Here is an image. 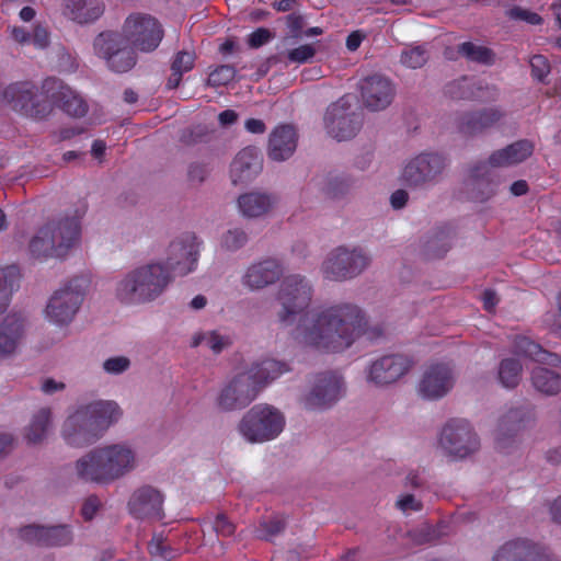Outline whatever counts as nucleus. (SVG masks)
Masks as SVG:
<instances>
[{"label": "nucleus", "instance_id": "16", "mask_svg": "<svg viewBox=\"0 0 561 561\" xmlns=\"http://www.w3.org/2000/svg\"><path fill=\"white\" fill-rule=\"evenodd\" d=\"M198 256L197 237L193 232H184L170 242L167 249L165 268L186 275L195 268Z\"/></svg>", "mask_w": 561, "mask_h": 561}, {"label": "nucleus", "instance_id": "55", "mask_svg": "<svg viewBox=\"0 0 561 561\" xmlns=\"http://www.w3.org/2000/svg\"><path fill=\"white\" fill-rule=\"evenodd\" d=\"M507 15L513 20L525 21L531 25H538L542 22V18L536 12H531L527 9H523L520 7H514L508 12Z\"/></svg>", "mask_w": 561, "mask_h": 561}, {"label": "nucleus", "instance_id": "51", "mask_svg": "<svg viewBox=\"0 0 561 561\" xmlns=\"http://www.w3.org/2000/svg\"><path fill=\"white\" fill-rule=\"evenodd\" d=\"M210 173L208 164L192 162L187 167V181L192 186H201Z\"/></svg>", "mask_w": 561, "mask_h": 561}, {"label": "nucleus", "instance_id": "42", "mask_svg": "<svg viewBox=\"0 0 561 561\" xmlns=\"http://www.w3.org/2000/svg\"><path fill=\"white\" fill-rule=\"evenodd\" d=\"M428 50L425 45L408 46L400 55V62L410 69L422 68L428 60Z\"/></svg>", "mask_w": 561, "mask_h": 561}, {"label": "nucleus", "instance_id": "13", "mask_svg": "<svg viewBox=\"0 0 561 561\" xmlns=\"http://www.w3.org/2000/svg\"><path fill=\"white\" fill-rule=\"evenodd\" d=\"M121 34L137 50L153 51L163 38L159 21L146 13H133L123 24Z\"/></svg>", "mask_w": 561, "mask_h": 561}, {"label": "nucleus", "instance_id": "12", "mask_svg": "<svg viewBox=\"0 0 561 561\" xmlns=\"http://www.w3.org/2000/svg\"><path fill=\"white\" fill-rule=\"evenodd\" d=\"M85 295L84 280L73 278L54 291L46 306L47 318L58 324L70 323L79 311Z\"/></svg>", "mask_w": 561, "mask_h": 561}, {"label": "nucleus", "instance_id": "17", "mask_svg": "<svg viewBox=\"0 0 561 561\" xmlns=\"http://www.w3.org/2000/svg\"><path fill=\"white\" fill-rule=\"evenodd\" d=\"M3 95L14 111L25 116L43 118L49 113V105L38 99L37 88L32 82L12 83L5 88Z\"/></svg>", "mask_w": 561, "mask_h": 561}, {"label": "nucleus", "instance_id": "10", "mask_svg": "<svg viewBox=\"0 0 561 561\" xmlns=\"http://www.w3.org/2000/svg\"><path fill=\"white\" fill-rule=\"evenodd\" d=\"M370 263L371 257L363 248L340 245L327 255L321 270L324 278L343 282L360 275Z\"/></svg>", "mask_w": 561, "mask_h": 561}, {"label": "nucleus", "instance_id": "18", "mask_svg": "<svg viewBox=\"0 0 561 561\" xmlns=\"http://www.w3.org/2000/svg\"><path fill=\"white\" fill-rule=\"evenodd\" d=\"M19 537L25 542L39 547H66L73 541V531L67 524L37 525L31 524L19 529Z\"/></svg>", "mask_w": 561, "mask_h": 561}, {"label": "nucleus", "instance_id": "62", "mask_svg": "<svg viewBox=\"0 0 561 561\" xmlns=\"http://www.w3.org/2000/svg\"><path fill=\"white\" fill-rule=\"evenodd\" d=\"M100 507V500L95 495L89 496L81 508V514L85 520H91Z\"/></svg>", "mask_w": 561, "mask_h": 561}, {"label": "nucleus", "instance_id": "43", "mask_svg": "<svg viewBox=\"0 0 561 561\" xmlns=\"http://www.w3.org/2000/svg\"><path fill=\"white\" fill-rule=\"evenodd\" d=\"M214 129L204 124L194 125L181 130L180 141L185 146H195L210 141Z\"/></svg>", "mask_w": 561, "mask_h": 561}, {"label": "nucleus", "instance_id": "6", "mask_svg": "<svg viewBox=\"0 0 561 561\" xmlns=\"http://www.w3.org/2000/svg\"><path fill=\"white\" fill-rule=\"evenodd\" d=\"M286 424L284 413L274 405L259 403L250 408L238 423L239 434L250 444L277 438Z\"/></svg>", "mask_w": 561, "mask_h": 561}, {"label": "nucleus", "instance_id": "4", "mask_svg": "<svg viewBox=\"0 0 561 561\" xmlns=\"http://www.w3.org/2000/svg\"><path fill=\"white\" fill-rule=\"evenodd\" d=\"M121 416L122 410L114 401L83 404L65 420L61 436L69 446L85 447L98 442Z\"/></svg>", "mask_w": 561, "mask_h": 561}, {"label": "nucleus", "instance_id": "27", "mask_svg": "<svg viewBox=\"0 0 561 561\" xmlns=\"http://www.w3.org/2000/svg\"><path fill=\"white\" fill-rule=\"evenodd\" d=\"M411 367V362L402 355L383 356L374 362L369 369V380L376 385H389L402 377Z\"/></svg>", "mask_w": 561, "mask_h": 561}, {"label": "nucleus", "instance_id": "34", "mask_svg": "<svg viewBox=\"0 0 561 561\" xmlns=\"http://www.w3.org/2000/svg\"><path fill=\"white\" fill-rule=\"evenodd\" d=\"M44 228H49L54 231V243H62L65 247V256L68 251L76 243L79 236V224L75 218H61L58 220H51L44 225Z\"/></svg>", "mask_w": 561, "mask_h": 561}, {"label": "nucleus", "instance_id": "58", "mask_svg": "<svg viewBox=\"0 0 561 561\" xmlns=\"http://www.w3.org/2000/svg\"><path fill=\"white\" fill-rule=\"evenodd\" d=\"M474 190L477 193H473L472 197L478 202L488 201L495 194V185L484 180H477Z\"/></svg>", "mask_w": 561, "mask_h": 561}, {"label": "nucleus", "instance_id": "59", "mask_svg": "<svg viewBox=\"0 0 561 561\" xmlns=\"http://www.w3.org/2000/svg\"><path fill=\"white\" fill-rule=\"evenodd\" d=\"M274 37L273 33L265 27H260L249 35L248 45L251 48H259Z\"/></svg>", "mask_w": 561, "mask_h": 561}, {"label": "nucleus", "instance_id": "3", "mask_svg": "<svg viewBox=\"0 0 561 561\" xmlns=\"http://www.w3.org/2000/svg\"><path fill=\"white\" fill-rule=\"evenodd\" d=\"M138 466L136 451L125 443L95 447L75 462L79 480L102 485L111 484Z\"/></svg>", "mask_w": 561, "mask_h": 561}, {"label": "nucleus", "instance_id": "28", "mask_svg": "<svg viewBox=\"0 0 561 561\" xmlns=\"http://www.w3.org/2000/svg\"><path fill=\"white\" fill-rule=\"evenodd\" d=\"M263 168V158L256 147H245L238 152L230 167V178L233 184L247 183L253 180Z\"/></svg>", "mask_w": 561, "mask_h": 561}, {"label": "nucleus", "instance_id": "50", "mask_svg": "<svg viewBox=\"0 0 561 561\" xmlns=\"http://www.w3.org/2000/svg\"><path fill=\"white\" fill-rule=\"evenodd\" d=\"M236 69L231 65H222L210 72L207 83L211 87L227 85L234 79Z\"/></svg>", "mask_w": 561, "mask_h": 561}, {"label": "nucleus", "instance_id": "48", "mask_svg": "<svg viewBox=\"0 0 561 561\" xmlns=\"http://www.w3.org/2000/svg\"><path fill=\"white\" fill-rule=\"evenodd\" d=\"M351 187V179L345 176H332L328 179L324 192L331 198H340L346 195Z\"/></svg>", "mask_w": 561, "mask_h": 561}, {"label": "nucleus", "instance_id": "31", "mask_svg": "<svg viewBox=\"0 0 561 561\" xmlns=\"http://www.w3.org/2000/svg\"><path fill=\"white\" fill-rule=\"evenodd\" d=\"M276 197L266 192L252 191L238 197L240 213L247 218H260L267 215L274 207Z\"/></svg>", "mask_w": 561, "mask_h": 561}, {"label": "nucleus", "instance_id": "23", "mask_svg": "<svg viewBox=\"0 0 561 561\" xmlns=\"http://www.w3.org/2000/svg\"><path fill=\"white\" fill-rule=\"evenodd\" d=\"M535 419L534 408L522 403L510 408L499 420L496 442L504 447V440L524 431Z\"/></svg>", "mask_w": 561, "mask_h": 561}, {"label": "nucleus", "instance_id": "35", "mask_svg": "<svg viewBox=\"0 0 561 561\" xmlns=\"http://www.w3.org/2000/svg\"><path fill=\"white\" fill-rule=\"evenodd\" d=\"M455 231L450 226L437 228L424 242L423 251L428 259H440L451 248Z\"/></svg>", "mask_w": 561, "mask_h": 561}, {"label": "nucleus", "instance_id": "2", "mask_svg": "<svg viewBox=\"0 0 561 561\" xmlns=\"http://www.w3.org/2000/svg\"><path fill=\"white\" fill-rule=\"evenodd\" d=\"M289 368L286 363L272 358L252 364L234 374L219 390L215 404L221 412L240 411L249 407L273 380Z\"/></svg>", "mask_w": 561, "mask_h": 561}, {"label": "nucleus", "instance_id": "24", "mask_svg": "<svg viewBox=\"0 0 561 561\" xmlns=\"http://www.w3.org/2000/svg\"><path fill=\"white\" fill-rule=\"evenodd\" d=\"M44 89L51 101L68 115L82 117L88 111L85 102L62 81L49 78L44 82Z\"/></svg>", "mask_w": 561, "mask_h": 561}, {"label": "nucleus", "instance_id": "52", "mask_svg": "<svg viewBox=\"0 0 561 561\" xmlns=\"http://www.w3.org/2000/svg\"><path fill=\"white\" fill-rule=\"evenodd\" d=\"M213 530L217 536L230 537L236 531V525L228 518L225 513H218L213 520L207 517Z\"/></svg>", "mask_w": 561, "mask_h": 561}, {"label": "nucleus", "instance_id": "22", "mask_svg": "<svg viewBox=\"0 0 561 561\" xmlns=\"http://www.w3.org/2000/svg\"><path fill=\"white\" fill-rule=\"evenodd\" d=\"M27 319L22 312H11L0 322V359L14 356L26 333Z\"/></svg>", "mask_w": 561, "mask_h": 561}, {"label": "nucleus", "instance_id": "32", "mask_svg": "<svg viewBox=\"0 0 561 561\" xmlns=\"http://www.w3.org/2000/svg\"><path fill=\"white\" fill-rule=\"evenodd\" d=\"M28 252L34 259L38 260L65 257V247L62 243H58V245L54 243V231L44 228V226L30 240Z\"/></svg>", "mask_w": 561, "mask_h": 561}, {"label": "nucleus", "instance_id": "39", "mask_svg": "<svg viewBox=\"0 0 561 561\" xmlns=\"http://www.w3.org/2000/svg\"><path fill=\"white\" fill-rule=\"evenodd\" d=\"M457 51L468 61L485 66H492L495 62V53L489 47L465 42L458 45Z\"/></svg>", "mask_w": 561, "mask_h": 561}, {"label": "nucleus", "instance_id": "41", "mask_svg": "<svg viewBox=\"0 0 561 561\" xmlns=\"http://www.w3.org/2000/svg\"><path fill=\"white\" fill-rule=\"evenodd\" d=\"M522 364L515 358H505L500 363L499 379L500 382L508 389L517 387L520 381Z\"/></svg>", "mask_w": 561, "mask_h": 561}, {"label": "nucleus", "instance_id": "40", "mask_svg": "<svg viewBox=\"0 0 561 561\" xmlns=\"http://www.w3.org/2000/svg\"><path fill=\"white\" fill-rule=\"evenodd\" d=\"M194 60L195 55L191 51L181 50L176 54L171 64V75L167 82L169 89H175L180 85L183 73L193 68Z\"/></svg>", "mask_w": 561, "mask_h": 561}, {"label": "nucleus", "instance_id": "60", "mask_svg": "<svg viewBox=\"0 0 561 561\" xmlns=\"http://www.w3.org/2000/svg\"><path fill=\"white\" fill-rule=\"evenodd\" d=\"M316 54V49L311 45H301L288 51V59L294 62H306L312 58Z\"/></svg>", "mask_w": 561, "mask_h": 561}, {"label": "nucleus", "instance_id": "25", "mask_svg": "<svg viewBox=\"0 0 561 561\" xmlns=\"http://www.w3.org/2000/svg\"><path fill=\"white\" fill-rule=\"evenodd\" d=\"M282 275L283 266L280 262L267 257L248 266L242 276V284L251 290H259L276 283Z\"/></svg>", "mask_w": 561, "mask_h": 561}, {"label": "nucleus", "instance_id": "57", "mask_svg": "<svg viewBox=\"0 0 561 561\" xmlns=\"http://www.w3.org/2000/svg\"><path fill=\"white\" fill-rule=\"evenodd\" d=\"M130 360L125 356H116L106 359L103 363V368L108 374H122L128 369Z\"/></svg>", "mask_w": 561, "mask_h": 561}, {"label": "nucleus", "instance_id": "47", "mask_svg": "<svg viewBox=\"0 0 561 561\" xmlns=\"http://www.w3.org/2000/svg\"><path fill=\"white\" fill-rule=\"evenodd\" d=\"M286 528V522L278 517L264 519L260 522L255 530L256 537L262 540H271L273 537L282 534Z\"/></svg>", "mask_w": 561, "mask_h": 561}, {"label": "nucleus", "instance_id": "21", "mask_svg": "<svg viewBox=\"0 0 561 561\" xmlns=\"http://www.w3.org/2000/svg\"><path fill=\"white\" fill-rule=\"evenodd\" d=\"M128 511L138 519H162L163 495L151 485H142L131 494Z\"/></svg>", "mask_w": 561, "mask_h": 561}, {"label": "nucleus", "instance_id": "36", "mask_svg": "<svg viewBox=\"0 0 561 561\" xmlns=\"http://www.w3.org/2000/svg\"><path fill=\"white\" fill-rule=\"evenodd\" d=\"M51 423V411L49 408H41L32 417L24 430V438L30 445L41 444L47 435Z\"/></svg>", "mask_w": 561, "mask_h": 561}, {"label": "nucleus", "instance_id": "29", "mask_svg": "<svg viewBox=\"0 0 561 561\" xmlns=\"http://www.w3.org/2000/svg\"><path fill=\"white\" fill-rule=\"evenodd\" d=\"M297 147V134L293 126L276 127L268 139V157L274 161H284L291 157Z\"/></svg>", "mask_w": 561, "mask_h": 561}, {"label": "nucleus", "instance_id": "44", "mask_svg": "<svg viewBox=\"0 0 561 561\" xmlns=\"http://www.w3.org/2000/svg\"><path fill=\"white\" fill-rule=\"evenodd\" d=\"M249 241V234L241 228L227 230L220 239V248L227 252L242 249Z\"/></svg>", "mask_w": 561, "mask_h": 561}, {"label": "nucleus", "instance_id": "64", "mask_svg": "<svg viewBox=\"0 0 561 561\" xmlns=\"http://www.w3.org/2000/svg\"><path fill=\"white\" fill-rule=\"evenodd\" d=\"M545 324L549 331L561 337V313H549L545 318Z\"/></svg>", "mask_w": 561, "mask_h": 561}, {"label": "nucleus", "instance_id": "1", "mask_svg": "<svg viewBox=\"0 0 561 561\" xmlns=\"http://www.w3.org/2000/svg\"><path fill=\"white\" fill-rule=\"evenodd\" d=\"M366 320L353 304L341 302L306 313L297 325V337L305 344L327 352L350 347L363 333Z\"/></svg>", "mask_w": 561, "mask_h": 561}, {"label": "nucleus", "instance_id": "26", "mask_svg": "<svg viewBox=\"0 0 561 561\" xmlns=\"http://www.w3.org/2000/svg\"><path fill=\"white\" fill-rule=\"evenodd\" d=\"M504 117L505 112L502 108L484 107L459 115L457 126L465 135H477L496 126Z\"/></svg>", "mask_w": 561, "mask_h": 561}, {"label": "nucleus", "instance_id": "15", "mask_svg": "<svg viewBox=\"0 0 561 561\" xmlns=\"http://www.w3.org/2000/svg\"><path fill=\"white\" fill-rule=\"evenodd\" d=\"M328 133L337 140L353 138L360 129L363 114L352 106L348 98L343 96L327 110L324 116Z\"/></svg>", "mask_w": 561, "mask_h": 561}, {"label": "nucleus", "instance_id": "33", "mask_svg": "<svg viewBox=\"0 0 561 561\" xmlns=\"http://www.w3.org/2000/svg\"><path fill=\"white\" fill-rule=\"evenodd\" d=\"M103 12L101 0H72L64 7V14L80 24L95 21Z\"/></svg>", "mask_w": 561, "mask_h": 561}, {"label": "nucleus", "instance_id": "11", "mask_svg": "<svg viewBox=\"0 0 561 561\" xmlns=\"http://www.w3.org/2000/svg\"><path fill=\"white\" fill-rule=\"evenodd\" d=\"M448 165L446 157L435 152H423L404 164L400 181L412 190H424L436 185Z\"/></svg>", "mask_w": 561, "mask_h": 561}, {"label": "nucleus", "instance_id": "8", "mask_svg": "<svg viewBox=\"0 0 561 561\" xmlns=\"http://www.w3.org/2000/svg\"><path fill=\"white\" fill-rule=\"evenodd\" d=\"M438 447L450 460H463L480 449V438L468 421L451 419L439 433Z\"/></svg>", "mask_w": 561, "mask_h": 561}, {"label": "nucleus", "instance_id": "46", "mask_svg": "<svg viewBox=\"0 0 561 561\" xmlns=\"http://www.w3.org/2000/svg\"><path fill=\"white\" fill-rule=\"evenodd\" d=\"M201 344H205L214 354H219L225 348L229 347L231 342L228 336L220 335L213 331L195 337L193 346Z\"/></svg>", "mask_w": 561, "mask_h": 561}, {"label": "nucleus", "instance_id": "63", "mask_svg": "<svg viewBox=\"0 0 561 561\" xmlns=\"http://www.w3.org/2000/svg\"><path fill=\"white\" fill-rule=\"evenodd\" d=\"M8 32L10 33V37L20 45L31 43V33L22 26H8Z\"/></svg>", "mask_w": 561, "mask_h": 561}, {"label": "nucleus", "instance_id": "5", "mask_svg": "<svg viewBox=\"0 0 561 561\" xmlns=\"http://www.w3.org/2000/svg\"><path fill=\"white\" fill-rule=\"evenodd\" d=\"M172 282V275L161 263H149L129 271L117 283L116 298L126 305L156 300Z\"/></svg>", "mask_w": 561, "mask_h": 561}, {"label": "nucleus", "instance_id": "54", "mask_svg": "<svg viewBox=\"0 0 561 561\" xmlns=\"http://www.w3.org/2000/svg\"><path fill=\"white\" fill-rule=\"evenodd\" d=\"M531 75L538 81H543L550 72V66L546 57L535 55L530 58Z\"/></svg>", "mask_w": 561, "mask_h": 561}, {"label": "nucleus", "instance_id": "37", "mask_svg": "<svg viewBox=\"0 0 561 561\" xmlns=\"http://www.w3.org/2000/svg\"><path fill=\"white\" fill-rule=\"evenodd\" d=\"M531 385L542 394L556 396L561 391V375L543 367H536L531 371Z\"/></svg>", "mask_w": 561, "mask_h": 561}, {"label": "nucleus", "instance_id": "61", "mask_svg": "<svg viewBox=\"0 0 561 561\" xmlns=\"http://www.w3.org/2000/svg\"><path fill=\"white\" fill-rule=\"evenodd\" d=\"M286 23L289 28V36L295 39L300 38L305 25L304 16L298 13H290L286 16Z\"/></svg>", "mask_w": 561, "mask_h": 561}, {"label": "nucleus", "instance_id": "20", "mask_svg": "<svg viewBox=\"0 0 561 561\" xmlns=\"http://www.w3.org/2000/svg\"><path fill=\"white\" fill-rule=\"evenodd\" d=\"M455 385L453 369L446 364H434L425 369L419 383V393L428 400L445 397Z\"/></svg>", "mask_w": 561, "mask_h": 561}, {"label": "nucleus", "instance_id": "56", "mask_svg": "<svg viewBox=\"0 0 561 561\" xmlns=\"http://www.w3.org/2000/svg\"><path fill=\"white\" fill-rule=\"evenodd\" d=\"M31 43L39 49H45L50 44V34L48 28L38 23L34 26L33 33L31 34Z\"/></svg>", "mask_w": 561, "mask_h": 561}, {"label": "nucleus", "instance_id": "38", "mask_svg": "<svg viewBox=\"0 0 561 561\" xmlns=\"http://www.w3.org/2000/svg\"><path fill=\"white\" fill-rule=\"evenodd\" d=\"M20 271L15 265L0 270V314L3 313L10 302V297L19 287Z\"/></svg>", "mask_w": 561, "mask_h": 561}, {"label": "nucleus", "instance_id": "7", "mask_svg": "<svg viewBox=\"0 0 561 561\" xmlns=\"http://www.w3.org/2000/svg\"><path fill=\"white\" fill-rule=\"evenodd\" d=\"M312 285L302 275L291 274L282 280L276 300L280 306L277 319L285 327L293 325L297 317L310 305L312 299Z\"/></svg>", "mask_w": 561, "mask_h": 561}, {"label": "nucleus", "instance_id": "30", "mask_svg": "<svg viewBox=\"0 0 561 561\" xmlns=\"http://www.w3.org/2000/svg\"><path fill=\"white\" fill-rule=\"evenodd\" d=\"M533 152L534 144L528 139H522L492 152L488 163L493 168L512 167L528 159Z\"/></svg>", "mask_w": 561, "mask_h": 561}, {"label": "nucleus", "instance_id": "53", "mask_svg": "<svg viewBox=\"0 0 561 561\" xmlns=\"http://www.w3.org/2000/svg\"><path fill=\"white\" fill-rule=\"evenodd\" d=\"M149 553L163 560H172L175 557L174 550L164 543L161 537H153L148 543Z\"/></svg>", "mask_w": 561, "mask_h": 561}, {"label": "nucleus", "instance_id": "14", "mask_svg": "<svg viewBox=\"0 0 561 561\" xmlns=\"http://www.w3.org/2000/svg\"><path fill=\"white\" fill-rule=\"evenodd\" d=\"M344 392L342 376L333 371H322L310 379L309 389L302 396L301 402L308 410H325L334 405Z\"/></svg>", "mask_w": 561, "mask_h": 561}, {"label": "nucleus", "instance_id": "9", "mask_svg": "<svg viewBox=\"0 0 561 561\" xmlns=\"http://www.w3.org/2000/svg\"><path fill=\"white\" fill-rule=\"evenodd\" d=\"M95 55L115 73H126L137 64L136 49L117 31L101 32L93 41Z\"/></svg>", "mask_w": 561, "mask_h": 561}, {"label": "nucleus", "instance_id": "49", "mask_svg": "<svg viewBox=\"0 0 561 561\" xmlns=\"http://www.w3.org/2000/svg\"><path fill=\"white\" fill-rule=\"evenodd\" d=\"M541 346L526 336H516L513 342V352L517 355L536 359L541 353Z\"/></svg>", "mask_w": 561, "mask_h": 561}, {"label": "nucleus", "instance_id": "45", "mask_svg": "<svg viewBox=\"0 0 561 561\" xmlns=\"http://www.w3.org/2000/svg\"><path fill=\"white\" fill-rule=\"evenodd\" d=\"M444 93L451 100L471 99L473 96L472 83L467 77H461L447 83Z\"/></svg>", "mask_w": 561, "mask_h": 561}, {"label": "nucleus", "instance_id": "19", "mask_svg": "<svg viewBox=\"0 0 561 561\" xmlns=\"http://www.w3.org/2000/svg\"><path fill=\"white\" fill-rule=\"evenodd\" d=\"M359 90L364 105L373 112L386 110L396 95V85L388 77L379 73L362 79Z\"/></svg>", "mask_w": 561, "mask_h": 561}]
</instances>
